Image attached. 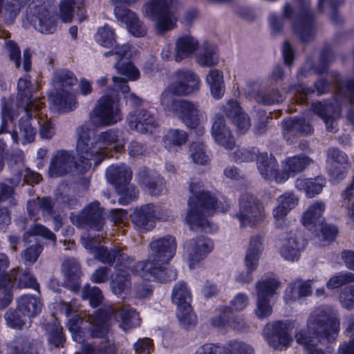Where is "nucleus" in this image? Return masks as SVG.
Segmentation results:
<instances>
[{
  "label": "nucleus",
  "mask_w": 354,
  "mask_h": 354,
  "mask_svg": "<svg viewBox=\"0 0 354 354\" xmlns=\"http://www.w3.org/2000/svg\"><path fill=\"white\" fill-rule=\"evenodd\" d=\"M89 129L85 125H81L76 129L77 136V151L82 158H84V169H89L91 160H94V165L97 167L108 156L106 148L113 147L115 151L123 150L125 140L122 133L115 129H111L100 132L95 136L94 143L90 142Z\"/></svg>",
  "instance_id": "1"
},
{
  "label": "nucleus",
  "mask_w": 354,
  "mask_h": 354,
  "mask_svg": "<svg viewBox=\"0 0 354 354\" xmlns=\"http://www.w3.org/2000/svg\"><path fill=\"white\" fill-rule=\"evenodd\" d=\"M297 8H292L286 3L283 8V16L273 14L269 16V23L274 33H279L283 27L284 20L292 21V29L301 42L308 43L313 41L317 34V24L315 16L310 9V0H294Z\"/></svg>",
  "instance_id": "2"
},
{
  "label": "nucleus",
  "mask_w": 354,
  "mask_h": 354,
  "mask_svg": "<svg viewBox=\"0 0 354 354\" xmlns=\"http://www.w3.org/2000/svg\"><path fill=\"white\" fill-rule=\"evenodd\" d=\"M202 186L198 180H192L190 183L189 190L193 196L188 201L185 220L192 230L211 233L216 227L212 225L206 216L215 209L216 199L209 192L202 190Z\"/></svg>",
  "instance_id": "3"
},
{
  "label": "nucleus",
  "mask_w": 354,
  "mask_h": 354,
  "mask_svg": "<svg viewBox=\"0 0 354 354\" xmlns=\"http://www.w3.org/2000/svg\"><path fill=\"white\" fill-rule=\"evenodd\" d=\"M336 86L335 104L322 103L312 104L313 111L325 123L326 129L332 133L337 131V119L340 115V106L346 103L354 104V80L343 82L339 74L334 75Z\"/></svg>",
  "instance_id": "4"
},
{
  "label": "nucleus",
  "mask_w": 354,
  "mask_h": 354,
  "mask_svg": "<svg viewBox=\"0 0 354 354\" xmlns=\"http://www.w3.org/2000/svg\"><path fill=\"white\" fill-rule=\"evenodd\" d=\"M136 54L134 48L129 44H124L121 46H117L112 50L104 53L105 57L112 55H115L118 62L114 66L118 73L125 77H113L114 83V90L120 91L122 93L127 94L130 91V88L127 84L128 80L135 81L140 77L138 69L130 62L133 55Z\"/></svg>",
  "instance_id": "5"
},
{
  "label": "nucleus",
  "mask_w": 354,
  "mask_h": 354,
  "mask_svg": "<svg viewBox=\"0 0 354 354\" xmlns=\"http://www.w3.org/2000/svg\"><path fill=\"white\" fill-rule=\"evenodd\" d=\"M160 105L166 112L172 113L187 127L196 129L206 120L205 112L197 103L187 100L171 98L166 93L160 95Z\"/></svg>",
  "instance_id": "6"
},
{
  "label": "nucleus",
  "mask_w": 354,
  "mask_h": 354,
  "mask_svg": "<svg viewBox=\"0 0 354 354\" xmlns=\"http://www.w3.org/2000/svg\"><path fill=\"white\" fill-rule=\"evenodd\" d=\"M149 247L147 260L136 263L131 268L133 272L149 270L155 266L168 264L175 254L176 242L174 237L166 236L152 241Z\"/></svg>",
  "instance_id": "7"
},
{
  "label": "nucleus",
  "mask_w": 354,
  "mask_h": 354,
  "mask_svg": "<svg viewBox=\"0 0 354 354\" xmlns=\"http://www.w3.org/2000/svg\"><path fill=\"white\" fill-rule=\"evenodd\" d=\"M172 0H149L142 8L143 15L156 20V32L163 35L175 28L177 18L170 10Z\"/></svg>",
  "instance_id": "8"
},
{
  "label": "nucleus",
  "mask_w": 354,
  "mask_h": 354,
  "mask_svg": "<svg viewBox=\"0 0 354 354\" xmlns=\"http://www.w3.org/2000/svg\"><path fill=\"white\" fill-rule=\"evenodd\" d=\"M308 328L315 334L321 343H333L338 337L340 322L335 315L326 311H319L310 315L308 321Z\"/></svg>",
  "instance_id": "9"
},
{
  "label": "nucleus",
  "mask_w": 354,
  "mask_h": 354,
  "mask_svg": "<svg viewBox=\"0 0 354 354\" xmlns=\"http://www.w3.org/2000/svg\"><path fill=\"white\" fill-rule=\"evenodd\" d=\"M91 122L95 126H109L121 120L118 98L115 91L104 95L98 100V105L90 113Z\"/></svg>",
  "instance_id": "10"
},
{
  "label": "nucleus",
  "mask_w": 354,
  "mask_h": 354,
  "mask_svg": "<svg viewBox=\"0 0 354 354\" xmlns=\"http://www.w3.org/2000/svg\"><path fill=\"white\" fill-rule=\"evenodd\" d=\"M78 163L75 158L73 152L64 149L56 151L50 160L48 174L51 177H62L70 173H84L88 169H84V158L77 152Z\"/></svg>",
  "instance_id": "11"
},
{
  "label": "nucleus",
  "mask_w": 354,
  "mask_h": 354,
  "mask_svg": "<svg viewBox=\"0 0 354 354\" xmlns=\"http://www.w3.org/2000/svg\"><path fill=\"white\" fill-rule=\"evenodd\" d=\"M265 215L264 207L256 196L242 193L239 199V212L236 217L242 227L247 225L256 226Z\"/></svg>",
  "instance_id": "12"
},
{
  "label": "nucleus",
  "mask_w": 354,
  "mask_h": 354,
  "mask_svg": "<svg viewBox=\"0 0 354 354\" xmlns=\"http://www.w3.org/2000/svg\"><path fill=\"white\" fill-rule=\"evenodd\" d=\"M200 78L193 71L180 68L174 73V80L164 90L161 95L165 93L175 98L177 96H187L198 91L200 88Z\"/></svg>",
  "instance_id": "13"
},
{
  "label": "nucleus",
  "mask_w": 354,
  "mask_h": 354,
  "mask_svg": "<svg viewBox=\"0 0 354 354\" xmlns=\"http://www.w3.org/2000/svg\"><path fill=\"white\" fill-rule=\"evenodd\" d=\"M294 324L289 320L268 323L263 330V336L270 346L275 350L288 348L292 342L291 333Z\"/></svg>",
  "instance_id": "14"
},
{
  "label": "nucleus",
  "mask_w": 354,
  "mask_h": 354,
  "mask_svg": "<svg viewBox=\"0 0 354 354\" xmlns=\"http://www.w3.org/2000/svg\"><path fill=\"white\" fill-rule=\"evenodd\" d=\"M27 18L34 28L44 34H53L56 31V17L41 0H34L28 5Z\"/></svg>",
  "instance_id": "15"
},
{
  "label": "nucleus",
  "mask_w": 354,
  "mask_h": 354,
  "mask_svg": "<svg viewBox=\"0 0 354 354\" xmlns=\"http://www.w3.org/2000/svg\"><path fill=\"white\" fill-rule=\"evenodd\" d=\"M70 219L79 228H91L97 231L103 229L104 223V209L97 201L90 203L79 214L71 213Z\"/></svg>",
  "instance_id": "16"
},
{
  "label": "nucleus",
  "mask_w": 354,
  "mask_h": 354,
  "mask_svg": "<svg viewBox=\"0 0 354 354\" xmlns=\"http://www.w3.org/2000/svg\"><path fill=\"white\" fill-rule=\"evenodd\" d=\"M194 354H254L253 348L243 342L230 340L224 345L206 343Z\"/></svg>",
  "instance_id": "17"
},
{
  "label": "nucleus",
  "mask_w": 354,
  "mask_h": 354,
  "mask_svg": "<svg viewBox=\"0 0 354 354\" xmlns=\"http://www.w3.org/2000/svg\"><path fill=\"white\" fill-rule=\"evenodd\" d=\"M281 286V282L272 275H265L259 280L255 286L257 295L258 310H271L273 305L269 299L275 294Z\"/></svg>",
  "instance_id": "18"
},
{
  "label": "nucleus",
  "mask_w": 354,
  "mask_h": 354,
  "mask_svg": "<svg viewBox=\"0 0 354 354\" xmlns=\"http://www.w3.org/2000/svg\"><path fill=\"white\" fill-rule=\"evenodd\" d=\"M136 178L138 185L152 196H158L165 191L164 178L159 174L146 167H141Z\"/></svg>",
  "instance_id": "19"
},
{
  "label": "nucleus",
  "mask_w": 354,
  "mask_h": 354,
  "mask_svg": "<svg viewBox=\"0 0 354 354\" xmlns=\"http://www.w3.org/2000/svg\"><path fill=\"white\" fill-rule=\"evenodd\" d=\"M8 264V257L3 253H0V308H6L12 299L9 288L17 274V269H12L10 273H3Z\"/></svg>",
  "instance_id": "20"
},
{
  "label": "nucleus",
  "mask_w": 354,
  "mask_h": 354,
  "mask_svg": "<svg viewBox=\"0 0 354 354\" xmlns=\"http://www.w3.org/2000/svg\"><path fill=\"white\" fill-rule=\"evenodd\" d=\"M156 207L149 203L135 209L131 214V220L138 230L147 232L154 227L156 216Z\"/></svg>",
  "instance_id": "21"
},
{
  "label": "nucleus",
  "mask_w": 354,
  "mask_h": 354,
  "mask_svg": "<svg viewBox=\"0 0 354 354\" xmlns=\"http://www.w3.org/2000/svg\"><path fill=\"white\" fill-rule=\"evenodd\" d=\"M212 241L204 236H201L196 239H192L187 242L186 250L189 261V268H194L195 264L201 261L204 257L212 250Z\"/></svg>",
  "instance_id": "22"
},
{
  "label": "nucleus",
  "mask_w": 354,
  "mask_h": 354,
  "mask_svg": "<svg viewBox=\"0 0 354 354\" xmlns=\"http://www.w3.org/2000/svg\"><path fill=\"white\" fill-rule=\"evenodd\" d=\"M277 205L273 209L272 214L274 218V225L279 229L287 227L286 216L298 203V198L292 193H285L278 197Z\"/></svg>",
  "instance_id": "23"
},
{
  "label": "nucleus",
  "mask_w": 354,
  "mask_h": 354,
  "mask_svg": "<svg viewBox=\"0 0 354 354\" xmlns=\"http://www.w3.org/2000/svg\"><path fill=\"white\" fill-rule=\"evenodd\" d=\"M328 162L330 164L329 173L335 179H343L349 166L348 157L338 148H329L327 151Z\"/></svg>",
  "instance_id": "24"
},
{
  "label": "nucleus",
  "mask_w": 354,
  "mask_h": 354,
  "mask_svg": "<svg viewBox=\"0 0 354 354\" xmlns=\"http://www.w3.org/2000/svg\"><path fill=\"white\" fill-rule=\"evenodd\" d=\"M256 160L258 170L263 178L270 180L274 178L278 183L288 178V174L286 172L280 173L277 169V162L272 156H268L266 152L259 153Z\"/></svg>",
  "instance_id": "25"
},
{
  "label": "nucleus",
  "mask_w": 354,
  "mask_h": 354,
  "mask_svg": "<svg viewBox=\"0 0 354 354\" xmlns=\"http://www.w3.org/2000/svg\"><path fill=\"white\" fill-rule=\"evenodd\" d=\"M31 83L28 76L20 78L18 81V94L17 96V106L23 109L28 114L29 107H34L35 110L41 109L43 103L35 97L32 98Z\"/></svg>",
  "instance_id": "26"
},
{
  "label": "nucleus",
  "mask_w": 354,
  "mask_h": 354,
  "mask_svg": "<svg viewBox=\"0 0 354 354\" xmlns=\"http://www.w3.org/2000/svg\"><path fill=\"white\" fill-rule=\"evenodd\" d=\"M64 284L73 292H77L81 286L82 272L79 262L75 259L65 260L62 264Z\"/></svg>",
  "instance_id": "27"
},
{
  "label": "nucleus",
  "mask_w": 354,
  "mask_h": 354,
  "mask_svg": "<svg viewBox=\"0 0 354 354\" xmlns=\"http://www.w3.org/2000/svg\"><path fill=\"white\" fill-rule=\"evenodd\" d=\"M127 122L131 129L141 133L151 132L157 126L154 115L146 109H141L131 113L127 117Z\"/></svg>",
  "instance_id": "28"
},
{
  "label": "nucleus",
  "mask_w": 354,
  "mask_h": 354,
  "mask_svg": "<svg viewBox=\"0 0 354 354\" xmlns=\"http://www.w3.org/2000/svg\"><path fill=\"white\" fill-rule=\"evenodd\" d=\"M334 53L329 47H326L321 53L319 66H314L311 59H308L297 72L298 78L307 77L312 72L321 74L326 71L328 64L333 59Z\"/></svg>",
  "instance_id": "29"
},
{
  "label": "nucleus",
  "mask_w": 354,
  "mask_h": 354,
  "mask_svg": "<svg viewBox=\"0 0 354 354\" xmlns=\"http://www.w3.org/2000/svg\"><path fill=\"white\" fill-rule=\"evenodd\" d=\"M212 134L218 145L227 149H232L235 146V140L232 132L225 124L224 118L221 115L215 118L212 126Z\"/></svg>",
  "instance_id": "30"
},
{
  "label": "nucleus",
  "mask_w": 354,
  "mask_h": 354,
  "mask_svg": "<svg viewBox=\"0 0 354 354\" xmlns=\"http://www.w3.org/2000/svg\"><path fill=\"white\" fill-rule=\"evenodd\" d=\"M282 125L283 136L288 140L299 136L311 134L313 131L310 124L304 118H290L284 120Z\"/></svg>",
  "instance_id": "31"
},
{
  "label": "nucleus",
  "mask_w": 354,
  "mask_h": 354,
  "mask_svg": "<svg viewBox=\"0 0 354 354\" xmlns=\"http://www.w3.org/2000/svg\"><path fill=\"white\" fill-rule=\"evenodd\" d=\"M133 172L131 168L124 164L111 165L106 169V171L107 181L115 189L129 184Z\"/></svg>",
  "instance_id": "32"
},
{
  "label": "nucleus",
  "mask_w": 354,
  "mask_h": 354,
  "mask_svg": "<svg viewBox=\"0 0 354 354\" xmlns=\"http://www.w3.org/2000/svg\"><path fill=\"white\" fill-rule=\"evenodd\" d=\"M167 264L158 265L152 267L149 270H142L136 274L147 281L157 280L160 282L171 281L177 277L176 270L167 268Z\"/></svg>",
  "instance_id": "33"
},
{
  "label": "nucleus",
  "mask_w": 354,
  "mask_h": 354,
  "mask_svg": "<svg viewBox=\"0 0 354 354\" xmlns=\"http://www.w3.org/2000/svg\"><path fill=\"white\" fill-rule=\"evenodd\" d=\"M306 242L301 236L294 234L289 237L281 248V256L290 261H297L300 252L304 249Z\"/></svg>",
  "instance_id": "34"
},
{
  "label": "nucleus",
  "mask_w": 354,
  "mask_h": 354,
  "mask_svg": "<svg viewBox=\"0 0 354 354\" xmlns=\"http://www.w3.org/2000/svg\"><path fill=\"white\" fill-rule=\"evenodd\" d=\"M198 46V41L190 35H183L176 41L174 59L177 62L191 56Z\"/></svg>",
  "instance_id": "35"
},
{
  "label": "nucleus",
  "mask_w": 354,
  "mask_h": 354,
  "mask_svg": "<svg viewBox=\"0 0 354 354\" xmlns=\"http://www.w3.org/2000/svg\"><path fill=\"white\" fill-rule=\"evenodd\" d=\"M82 298L88 300L90 306L93 308L102 306L104 310H115L112 307L106 308L104 304V298L101 290L96 286L91 287L90 285H86L82 292ZM120 310H133L129 304H124Z\"/></svg>",
  "instance_id": "36"
},
{
  "label": "nucleus",
  "mask_w": 354,
  "mask_h": 354,
  "mask_svg": "<svg viewBox=\"0 0 354 354\" xmlns=\"http://www.w3.org/2000/svg\"><path fill=\"white\" fill-rule=\"evenodd\" d=\"M192 295L189 288L184 281L176 283L172 290L171 301L180 310L191 308Z\"/></svg>",
  "instance_id": "37"
},
{
  "label": "nucleus",
  "mask_w": 354,
  "mask_h": 354,
  "mask_svg": "<svg viewBox=\"0 0 354 354\" xmlns=\"http://www.w3.org/2000/svg\"><path fill=\"white\" fill-rule=\"evenodd\" d=\"M87 321L93 324L92 335L103 338L109 328V315L107 311H93L92 315H88Z\"/></svg>",
  "instance_id": "38"
},
{
  "label": "nucleus",
  "mask_w": 354,
  "mask_h": 354,
  "mask_svg": "<svg viewBox=\"0 0 354 354\" xmlns=\"http://www.w3.org/2000/svg\"><path fill=\"white\" fill-rule=\"evenodd\" d=\"M27 210L31 218H35L41 210L44 216L53 215L55 212L54 203L50 197H37L27 203Z\"/></svg>",
  "instance_id": "39"
},
{
  "label": "nucleus",
  "mask_w": 354,
  "mask_h": 354,
  "mask_svg": "<svg viewBox=\"0 0 354 354\" xmlns=\"http://www.w3.org/2000/svg\"><path fill=\"white\" fill-rule=\"evenodd\" d=\"M325 209V204L322 201H316L309 206L304 212L301 221L303 225L311 230L323 223L322 216Z\"/></svg>",
  "instance_id": "40"
},
{
  "label": "nucleus",
  "mask_w": 354,
  "mask_h": 354,
  "mask_svg": "<svg viewBox=\"0 0 354 354\" xmlns=\"http://www.w3.org/2000/svg\"><path fill=\"white\" fill-rule=\"evenodd\" d=\"M263 237L255 235L251 237L245 254V266L249 269L257 268L261 253L263 251Z\"/></svg>",
  "instance_id": "41"
},
{
  "label": "nucleus",
  "mask_w": 354,
  "mask_h": 354,
  "mask_svg": "<svg viewBox=\"0 0 354 354\" xmlns=\"http://www.w3.org/2000/svg\"><path fill=\"white\" fill-rule=\"evenodd\" d=\"M326 185V180L322 176L314 178L297 179L295 183L297 189L303 191L309 197L319 194Z\"/></svg>",
  "instance_id": "42"
},
{
  "label": "nucleus",
  "mask_w": 354,
  "mask_h": 354,
  "mask_svg": "<svg viewBox=\"0 0 354 354\" xmlns=\"http://www.w3.org/2000/svg\"><path fill=\"white\" fill-rule=\"evenodd\" d=\"M41 109L35 110L34 107H29V113L27 114L25 112V115L21 117L19 120V131L21 136L24 138V143L32 142L35 140L37 130L32 127L30 120L32 118H37L36 113L40 111Z\"/></svg>",
  "instance_id": "43"
},
{
  "label": "nucleus",
  "mask_w": 354,
  "mask_h": 354,
  "mask_svg": "<svg viewBox=\"0 0 354 354\" xmlns=\"http://www.w3.org/2000/svg\"><path fill=\"white\" fill-rule=\"evenodd\" d=\"M50 319L48 322L44 324L47 333L48 343L55 346H62L65 342V337L62 333V328L55 317L54 313H51Z\"/></svg>",
  "instance_id": "44"
},
{
  "label": "nucleus",
  "mask_w": 354,
  "mask_h": 354,
  "mask_svg": "<svg viewBox=\"0 0 354 354\" xmlns=\"http://www.w3.org/2000/svg\"><path fill=\"white\" fill-rule=\"evenodd\" d=\"M206 82L214 98L219 99L224 95L225 84L221 71L217 69L210 70L206 76Z\"/></svg>",
  "instance_id": "45"
},
{
  "label": "nucleus",
  "mask_w": 354,
  "mask_h": 354,
  "mask_svg": "<svg viewBox=\"0 0 354 354\" xmlns=\"http://www.w3.org/2000/svg\"><path fill=\"white\" fill-rule=\"evenodd\" d=\"M110 286L113 294L127 295L131 288V276L125 271H119L113 277Z\"/></svg>",
  "instance_id": "46"
},
{
  "label": "nucleus",
  "mask_w": 354,
  "mask_h": 354,
  "mask_svg": "<svg viewBox=\"0 0 354 354\" xmlns=\"http://www.w3.org/2000/svg\"><path fill=\"white\" fill-rule=\"evenodd\" d=\"M53 102L58 109L63 112L73 111L77 104L75 94L68 89L57 91Z\"/></svg>",
  "instance_id": "47"
},
{
  "label": "nucleus",
  "mask_w": 354,
  "mask_h": 354,
  "mask_svg": "<svg viewBox=\"0 0 354 354\" xmlns=\"http://www.w3.org/2000/svg\"><path fill=\"white\" fill-rule=\"evenodd\" d=\"M197 62L202 66L211 67L218 62L216 48L214 45L205 42L196 56Z\"/></svg>",
  "instance_id": "48"
},
{
  "label": "nucleus",
  "mask_w": 354,
  "mask_h": 354,
  "mask_svg": "<svg viewBox=\"0 0 354 354\" xmlns=\"http://www.w3.org/2000/svg\"><path fill=\"white\" fill-rule=\"evenodd\" d=\"M95 258L102 263L112 266L115 261L122 263L125 259V255L122 252L121 248L118 246L113 247L111 249L103 246L101 250L96 253Z\"/></svg>",
  "instance_id": "49"
},
{
  "label": "nucleus",
  "mask_w": 354,
  "mask_h": 354,
  "mask_svg": "<svg viewBox=\"0 0 354 354\" xmlns=\"http://www.w3.org/2000/svg\"><path fill=\"white\" fill-rule=\"evenodd\" d=\"M83 2L77 3L76 0H62L59 3V17L64 22H71L73 17V11L75 8L81 12L77 14L80 17V21H82L85 16L82 12L83 8Z\"/></svg>",
  "instance_id": "50"
},
{
  "label": "nucleus",
  "mask_w": 354,
  "mask_h": 354,
  "mask_svg": "<svg viewBox=\"0 0 354 354\" xmlns=\"http://www.w3.org/2000/svg\"><path fill=\"white\" fill-rule=\"evenodd\" d=\"M77 82L74 74L67 70L57 72L53 77L54 86L57 91L68 89L71 91V86Z\"/></svg>",
  "instance_id": "51"
},
{
  "label": "nucleus",
  "mask_w": 354,
  "mask_h": 354,
  "mask_svg": "<svg viewBox=\"0 0 354 354\" xmlns=\"http://www.w3.org/2000/svg\"><path fill=\"white\" fill-rule=\"evenodd\" d=\"M17 269V276L16 279L12 281V286H10L9 292L11 294V290L14 287L15 282L18 279L17 288H31L35 290L39 289V283L37 282L36 279L30 273L29 271L25 270H19L18 268Z\"/></svg>",
  "instance_id": "52"
},
{
  "label": "nucleus",
  "mask_w": 354,
  "mask_h": 354,
  "mask_svg": "<svg viewBox=\"0 0 354 354\" xmlns=\"http://www.w3.org/2000/svg\"><path fill=\"white\" fill-rule=\"evenodd\" d=\"M253 95L255 100L263 104L270 105L282 101V95L275 88H262Z\"/></svg>",
  "instance_id": "53"
},
{
  "label": "nucleus",
  "mask_w": 354,
  "mask_h": 354,
  "mask_svg": "<svg viewBox=\"0 0 354 354\" xmlns=\"http://www.w3.org/2000/svg\"><path fill=\"white\" fill-rule=\"evenodd\" d=\"M187 140L186 132L178 129H170L164 136L162 141L165 147L171 148L185 144Z\"/></svg>",
  "instance_id": "54"
},
{
  "label": "nucleus",
  "mask_w": 354,
  "mask_h": 354,
  "mask_svg": "<svg viewBox=\"0 0 354 354\" xmlns=\"http://www.w3.org/2000/svg\"><path fill=\"white\" fill-rule=\"evenodd\" d=\"M312 160L306 156H297L289 158L287 160V173L288 176L290 174L295 175L297 173L303 171L310 163Z\"/></svg>",
  "instance_id": "55"
},
{
  "label": "nucleus",
  "mask_w": 354,
  "mask_h": 354,
  "mask_svg": "<svg viewBox=\"0 0 354 354\" xmlns=\"http://www.w3.org/2000/svg\"><path fill=\"white\" fill-rule=\"evenodd\" d=\"M189 156L193 162L199 165H205L209 161L206 152V146L202 141L194 142L189 147Z\"/></svg>",
  "instance_id": "56"
},
{
  "label": "nucleus",
  "mask_w": 354,
  "mask_h": 354,
  "mask_svg": "<svg viewBox=\"0 0 354 354\" xmlns=\"http://www.w3.org/2000/svg\"><path fill=\"white\" fill-rule=\"evenodd\" d=\"M116 348L109 339L102 342L97 348L91 344L82 346L81 354H115Z\"/></svg>",
  "instance_id": "57"
},
{
  "label": "nucleus",
  "mask_w": 354,
  "mask_h": 354,
  "mask_svg": "<svg viewBox=\"0 0 354 354\" xmlns=\"http://www.w3.org/2000/svg\"><path fill=\"white\" fill-rule=\"evenodd\" d=\"M115 189L120 195L118 202L122 205H128L138 198V189L135 185H130V183L122 185Z\"/></svg>",
  "instance_id": "58"
},
{
  "label": "nucleus",
  "mask_w": 354,
  "mask_h": 354,
  "mask_svg": "<svg viewBox=\"0 0 354 354\" xmlns=\"http://www.w3.org/2000/svg\"><path fill=\"white\" fill-rule=\"evenodd\" d=\"M115 317L120 318V326L124 331H128L140 325V318L136 311H120V315H115Z\"/></svg>",
  "instance_id": "59"
},
{
  "label": "nucleus",
  "mask_w": 354,
  "mask_h": 354,
  "mask_svg": "<svg viewBox=\"0 0 354 354\" xmlns=\"http://www.w3.org/2000/svg\"><path fill=\"white\" fill-rule=\"evenodd\" d=\"M95 40L104 47H112L115 43V32L109 26L104 25L97 30Z\"/></svg>",
  "instance_id": "60"
},
{
  "label": "nucleus",
  "mask_w": 354,
  "mask_h": 354,
  "mask_svg": "<svg viewBox=\"0 0 354 354\" xmlns=\"http://www.w3.org/2000/svg\"><path fill=\"white\" fill-rule=\"evenodd\" d=\"M31 236H41L52 241L54 243L56 241L55 234L48 228L39 223H35L31 225L30 229L24 234L23 239L26 241L28 238Z\"/></svg>",
  "instance_id": "61"
},
{
  "label": "nucleus",
  "mask_w": 354,
  "mask_h": 354,
  "mask_svg": "<svg viewBox=\"0 0 354 354\" xmlns=\"http://www.w3.org/2000/svg\"><path fill=\"white\" fill-rule=\"evenodd\" d=\"M295 339L299 344L303 346L307 354H325L322 349L315 346V339L303 331L296 333Z\"/></svg>",
  "instance_id": "62"
},
{
  "label": "nucleus",
  "mask_w": 354,
  "mask_h": 354,
  "mask_svg": "<svg viewBox=\"0 0 354 354\" xmlns=\"http://www.w3.org/2000/svg\"><path fill=\"white\" fill-rule=\"evenodd\" d=\"M288 92L294 95L295 100L298 104H304L308 102V97L314 93L315 90L303 84L290 86Z\"/></svg>",
  "instance_id": "63"
},
{
  "label": "nucleus",
  "mask_w": 354,
  "mask_h": 354,
  "mask_svg": "<svg viewBox=\"0 0 354 354\" xmlns=\"http://www.w3.org/2000/svg\"><path fill=\"white\" fill-rule=\"evenodd\" d=\"M19 4L15 1H7L1 8V14L3 21L10 25L13 24L16 17L19 13Z\"/></svg>",
  "instance_id": "64"
}]
</instances>
